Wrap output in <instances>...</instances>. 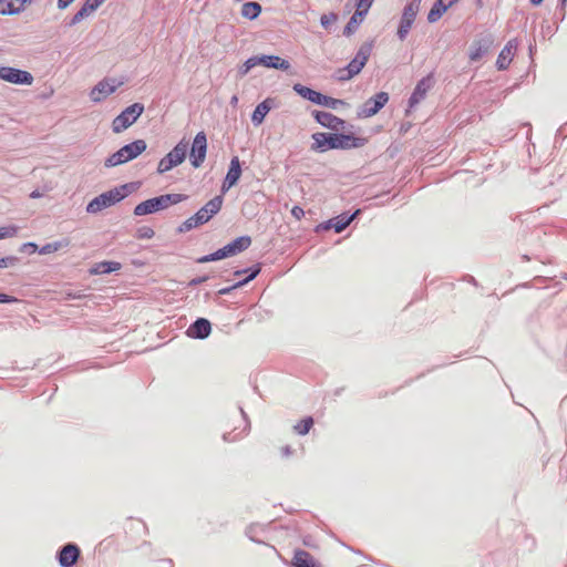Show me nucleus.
<instances>
[{"label":"nucleus","mask_w":567,"mask_h":567,"mask_svg":"<svg viewBox=\"0 0 567 567\" xmlns=\"http://www.w3.org/2000/svg\"><path fill=\"white\" fill-rule=\"evenodd\" d=\"M14 300H16L14 298H12L6 293H0V303L12 302Z\"/></svg>","instance_id":"obj_45"},{"label":"nucleus","mask_w":567,"mask_h":567,"mask_svg":"<svg viewBox=\"0 0 567 567\" xmlns=\"http://www.w3.org/2000/svg\"><path fill=\"white\" fill-rule=\"evenodd\" d=\"M187 199L186 195L183 194H166L161 195L158 197H154L147 200H144L136 205L134 208V214L136 216H143L147 214H152L162 209L169 207L171 205L178 204Z\"/></svg>","instance_id":"obj_3"},{"label":"nucleus","mask_w":567,"mask_h":567,"mask_svg":"<svg viewBox=\"0 0 567 567\" xmlns=\"http://www.w3.org/2000/svg\"><path fill=\"white\" fill-rule=\"evenodd\" d=\"M313 425V419L311 416L302 419L295 425V431L300 435H306Z\"/></svg>","instance_id":"obj_32"},{"label":"nucleus","mask_w":567,"mask_h":567,"mask_svg":"<svg viewBox=\"0 0 567 567\" xmlns=\"http://www.w3.org/2000/svg\"><path fill=\"white\" fill-rule=\"evenodd\" d=\"M329 23H330V18L328 16H322L321 17V24L323 27H327Z\"/></svg>","instance_id":"obj_48"},{"label":"nucleus","mask_w":567,"mask_h":567,"mask_svg":"<svg viewBox=\"0 0 567 567\" xmlns=\"http://www.w3.org/2000/svg\"><path fill=\"white\" fill-rule=\"evenodd\" d=\"M517 47H518V43L517 41L514 39V40H509L506 45L503 48V50L501 51V53L498 54V58L496 60V66L498 70H506L516 51H517Z\"/></svg>","instance_id":"obj_16"},{"label":"nucleus","mask_w":567,"mask_h":567,"mask_svg":"<svg viewBox=\"0 0 567 567\" xmlns=\"http://www.w3.org/2000/svg\"><path fill=\"white\" fill-rule=\"evenodd\" d=\"M241 176V166L240 161L237 156L233 157L229 164V168L227 175L221 185V193L225 194L228 192L234 185L237 184Z\"/></svg>","instance_id":"obj_15"},{"label":"nucleus","mask_w":567,"mask_h":567,"mask_svg":"<svg viewBox=\"0 0 567 567\" xmlns=\"http://www.w3.org/2000/svg\"><path fill=\"white\" fill-rule=\"evenodd\" d=\"M223 258H226L225 256V252H224V249L220 248L218 249L217 251L210 254V255H207V256H204L202 258H199V262H208V261H214V260H219V259H223Z\"/></svg>","instance_id":"obj_38"},{"label":"nucleus","mask_w":567,"mask_h":567,"mask_svg":"<svg viewBox=\"0 0 567 567\" xmlns=\"http://www.w3.org/2000/svg\"><path fill=\"white\" fill-rule=\"evenodd\" d=\"M280 452H281V455L285 456V457H288L291 455L292 451L289 446H282L280 449Z\"/></svg>","instance_id":"obj_46"},{"label":"nucleus","mask_w":567,"mask_h":567,"mask_svg":"<svg viewBox=\"0 0 567 567\" xmlns=\"http://www.w3.org/2000/svg\"><path fill=\"white\" fill-rule=\"evenodd\" d=\"M389 101L386 92H380L369 99L362 106L359 115L362 117H371L377 114Z\"/></svg>","instance_id":"obj_14"},{"label":"nucleus","mask_w":567,"mask_h":567,"mask_svg":"<svg viewBox=\"0 0 567 567\" xmlns=\"http://www.w3.org/2000/svg\"><path fill=\"white\" fill-rule=\"evenodd\" d=\"M13 258H0V268L8 267L9 262H11Z\"/></svg>","instance_id":"obj_47"},{"label":"nucleus","mask_w":567,"mask_h":567,"mask_svg":"<svg viewBox=\"0 0 567 567\" xmlns=\"http://www.w3.org/2000/svg\"><path fill=\"white\" fill-rule=\"evenodd\" d=\"M187 148L188 142L182 140L166 156L159 161L157 172L163 174L182 164L185 161Z\"/></svg>","instance_id":"obj_6"},{"label":"nucleus","mask_w":567,"mask_h":567,"mask_svg":"<svg viewBox=\"0 0 567 567\" xmlns=\"http://www.w3.org/2000/svg\"><path fill=\"white\" fill-rule=\"evenodd\" d=\"M492 44L491 40H474L468 50V58L472 62L480 61L488 51Z\"/></svg>","instance_id":"obj_21"},{"label":"nucleus","mask_w":567,"mask_h":567,"mask_svg":"<svg viewBox=\"0 0 567 567\" xmlns=\"http://www.w3.org/2000/svg\"><path fill=\"white\" fill-rule=\"evenodd\" d=\"M246 272V270L236 271L235 276H240L241 274Z\"/></svg>","instance_id":"obj_54"},{"label":"nucleus","mask_w":567,"mask_h":567,"mask_svg":"<svg viewBox=\"0 0 567 567\" xmlns=\"http://www.w3.org/2000/svg\"><path fill=\"white\" fill-rule=\"evenodd\" d=\"M0 79L12 84L31 85L33 76L30 72L11 66H0Z\"/></svg>","instance_id":"obj_13"},{"label":"nucleus","mask_w":567,"mask_h":567,"mask_svg":"<svg viewBox=\"0 0 567 567\" xmlns=\"http://www.w3.org/2000/svg\"><path fill=\"white\" fill-rule=\"evenodd\" d=\"M28 246H30V248H33V249L38 248V246L35 244H32V243L28 244Z\"/></svg>","instance_id":"obj_53"},{"label":"nucleus","mask_w":567,"mask_h":567,"mask_svg":"<svg viewBox=\"0 0 567 567\" xmlns=\"http://www.w3.org/2000/svg\"><path fill=\"white\" fill-rule=\"evenodd\" d=\"M293 91L299 94L301 97L312 102V103H316L319 105V103L321 102V93L320 92H317L308 86H305L302 84H295L293 85Z\"/></svg>","instance_id":"obj_26"},{"label":"nucleus","mask_w":567,"mask_h":567,"mask_svg":"<svg viewBox=\"0 0 567 567\" xmlns=\"http://www.w3.org/2000/svg\"><path fill=\"white\" fill-rule=\"evenodd\" d=\"M313 148L324 151L327 148H358L367 143L364 137H355L346 134L316 133L312 135Z\"/></svg>","instance_id":"obj_1"},{"label":"nucleus","mask_w":567,"mask_h":567,"mask_svg":"<svg viewBox=\"0 0 567 567\" xmlns=\"http://www.w3.org/2000/svg\"><path fill=\"white\" fill-rule=\"evenodd\" d=\"M105 0H85L82 8L75 13L72 23L80 22L83 18L95 11Z\"/></svg>","instance_id":"obj_25"},{"label":"nucleus","mask_w":567,"mask_h":567,"mask_svg":"<svg viewBox=\"0 0 567 567\" xmlns=\"http://www.w3.org/2000/svg\"><path fill=\"white\" fill-rule=\"evenodd\" d=\"M353 1L355 4V11L344 28L343 33L346 35H351L357 30L359 24L364 20L372 3L374 2V0H353Z\"/></svg>","instance_id":"obj_11"},{"label":"nucleus","mask_w":567,"mask_h":567,"mask_svg":"<svg viewBox=\"0 0 567 567\" xmlns=\"http://www.w3.org/2000/svg\"><path fill=\"white\" fill-rule=\"evenodd\" d=\"M124 194L121 189H112L106 193L101 194L100 196L93 198L86 206V212L90 214H96L104 208H107L124 198Z\"/></svg>","instance_id":"obj_8"},{"label":"nucleus","mask_w":567,"mask_h":567,"mask_svg":"<svg viewBox=\"0 0 567 567\" xmlns=\"http://www.w3.org/2000/svg\"><path fill=\"white\" fill-rule=\"evenodd\" d=\"M31 0H0V14H17L24 10Z\"/></svg>","instance_id":"obj_22"},{"label":"nucleus","mask_w":567,"mask_h":567,"mask_svg":"<svg viewBox=\"0 0 567 567\" xmlns=\"http://www.w3.org/2000/svg\"><path fill=\"white\" fill-rule=\"evenodd\" d=\"M360 213L358 209L351 216L340 215L331 220H329V225L326 228H334L336 233H341L344 230L350 223L355 218V216Z\"/></svg>","instance_id":"obj_27"},{"label":"nucleus","mask_w":567,"mask_h":567,"mask_svg":"<svg viewBox=\"0 0 567 567\" xmlns=\"http://www.w3.org/2000/svg\"><path fill=\"white\" fill-rule=\"evenodd\" d=\"M457 2L458 0H437L427 14L429 22H436L452 6Z\"/></svg>","instance_id":"obj_19"},{"label":"nucleus","mask_w":567,"mask_h":567,"mask_svg":"<svg viewBox=\"0 0 567 567\" xmlns=\"http://www.w3.org/2000/svg\"><path fill=\"white\" fill-rule=\"evenodd\" d=\"M544 0H530V3L534 6H539Z\"/></svg>","instance_id":"obj_50"},{"label":"nucleus","mask_w":567,"mask_h":567,"mask_svg":"<svg viewBox=\"0 0 567 567\" xmlns=\"http://www.w3.org/2000/svg\"><path fill=\"white\" fill-rule=\"evenodd\" d=\"M229 290H230L229 288H225V289H221V290L219 291V293H223V295H224V293L229 292Z\"/></svg>","instance_id":"obj_52"},{"label":"nucleus","mask_w":567,"mask_h":567,"mask_svg":"<svg viewBox=\"0 0 567 567\" xmlns=\"http://www.w3.org/2000/svg\"><path fill=\"white\" fill-rule=\"evenodd\" d=\"M206 152H207V137L204 132H199L194 137L189 159L192 165L195 168H198L202 166L206 158Z\"/></svg>","instance_id":"obj_12"},{"label":"nucleus","mask_w":567,"mask_h":567,"mask_svg":"<svg viewBox=\"0 0 567 567\" xmlns=\"http://www.w3.org/2000/svg\"><path fill=\"white\" fill-rule=\"evenodd\" d=\"M125 83L124 79L105 78L101 80L90 92L93 102H101L109 95L113 94L120 86Z\"/></svg>","instance_id":"obj_9"},{"label":"nucleus","mask_w":567,"mask_h":567,"mask_svg":"<svg viewBox=\"0 0 567 567\" xmlns=\"http://www.w3.org/2000/svg\"><path fill=\"white\" fill-rule=\"evenodd\" d=\"M224 198L221 195L215 196L207 202L195 215L187 218L178 227V233H187L193 228L208 223L223 207Z\"/></svg>","instance_id":"obj_2"},{"label":"nucleus","mask_w":567,"mask_h":567,"mask_svg":"<svg viewBox=\"0 0 567 567\" xmlns=\"http://www.w3.org/2000/svg\"><path fill=\"white\" fill-rule=\"evenodd\" d=\"M339 104H343V102L341 100H337L323 94L321 95V102L319 103V105L328 106L331 109H336Z\"/></svg>","instance_id":"obj_39"},{"label":"nucleus","mask_w":567,"mask_h":567,"mask_svg":"<svg viewBox=\"0 0 567 567\" xmlns=\"http://www.w3.org/2000/svg\"><path fill=\"white\" fill-rule=\"evenodd\" d=\"M296 567H319L313 557L306 550H296L293 555Z\"/></svg>","instance_id":"obj_29"},{"label":"nucleus","mask_w":567,"mask_h":567,"mask_svg":"<svg viewBox=\"0 0 567 567\" xmlns=\"http://www.w3.org/2000/svg\"><path fill=\"white\" fill-rule=\"evenodd\" d=\"M68 245H69V241H64V243H61V241L49 243V244L42 246L39 251L42 255H49V254H52V252H55V251L60 250L63 247H66Z\"/></svg>","instance_id":"obj_34"},{"label":"nucleus","mask_w":567,"mask_h":567,"mask_svg":"<svg viewBox=\"0 0 567 567\" xmlns=\"http://www.w3.org/2000/svg\"><path fill=\"white\" fill-rule=\"evenodd\" d=\"M421 0H411L404 8L401 22L398 29V37L404 40L420 10Z\"/></svg>","instance_id":"obj_10"},{"label":"nucleus","mask_w":567,"mask_h":567,"mask_svg":"<svg viewBox=\"0 0 567 567\" xmlns=\"http://www.w3.org/2000/svg\"><path fill=\"white\" fill-rule=\"evenodd\" d=\"M270 102L271 100L267 99L256 106L251 115V121L255 125H260L264 122L266 115L271 110Z\"/></svg>","instance_id":"obj_28"},{"label":"nucleus","mask_w":567,"mask_h":567,"mask_svg":"<svg viewBox=\"0 0 567 567\" xmlns=\"http://www.w3.org/2000/svg\"><path fill=\"white\" fill-rule=\"evenodd\" d=\"M261 12V6L258 2H246L241 7V16L249 20L256 19Z\"/></svg>","instance_id":"obj_31"},{"label":"nucleus","mask_w":567,"mask_h":567,"mask_svg":"<svg viewBox=\"0 0 567 567\" xmlns=\"http://www.w3.org/2000/svg\"><path fill=\"white\" fill-rule=\"evenodd\" d=\"M313 116L319 124L331 130H339L343 125V121L338 116L323 111H315Z\"/></svg>","instance_id":"obj_20"},{"label":"nucleus","mask_w":567,"mask_h":567,"mask_svg":"<svg viewBox=\"0 0 567 567\" xmlns=\"http://www.w3.org/2000/svg\"><path fill=\"white\" fill-rule=\"evenodd\" d=\"M30 197L31 198H39V197H41V194L38 190H34V192L31 193Z\"/></svg>","instance_id":"obj_49"},{"label":"nucleus","mask_w":567,"mask_h":567,"mask_svg":"<svg viewBox=\"0 0 567 567\" xmlns=\"http://www.w3.org/2000/svg\"><path fill=\"white\" fill-rule=\"evenodd\" d=\"M74 0H58L59 9H65L69 7Z\"/></svg>","instance_id":"obj_44"},{"label":"nucleus","mask_w":567,"mask_h":567,"mask_svg":"<svg viewBox=\"0 0 567 567\" xmlns=\"http://www.w3.org/2000/svg\"><path fill=\"white\" fill-rule=\"evenodd\" d=\"M237 102H238V97H237L236 95H234V96L231 97V104H233V105H236V104H237Z\"/></svg>","instance_id":"obj_51"},{"label":"nucleus","mask_w":567,"mask_h":567,"mask_svg":"<svg viewBox=\"0 0 567 567\" xmlns=\"http://www.w3.org/2000/svg\"><path fill=\"white\" fill-rule=\"evenodd\" d=\"M223 249L226 257L236 255L231 244L226 245L225 247H223Z\"/></svg>","instance_id":"obj_43"},{"label":"nucleus","mask_w":567,"mask_h":567,"mask_svg":"<svg viewBox=\"0 0 567 567\" xmlns=\"http://www.w3.org/2000/svg\"><path fill=\"white\" fill-rule=\"evenodd\" d=\"M259 271H260V269L256 268L255 270L251 271V274L247 278L240 280L234 287L243 286V285L249 282L250 280H252L259 274Z\"/></svg>","instance_id":"obj_41"},{"label":"nucleus","mask_w":567,"mask_h":567,"mask_svg":"<svg viewBox=\"0 0 567 567\" xmlns=\"http://www.w3.org/2000/svg\"><path fill=\"white\" fill-rule=\"evenodd\" d=\"M432 87V76H425L420 80L409 100L410 107L417 105Z\"/></svg>","instance_id":"obj_17"},{"label":"nucleus","mask_w":567,"mask_h":567,"mask_svg":"<svg viewBox=\"0 0 567 567\" xmlns=\"http://www.w3.org/2000/svg\"><path fill=\"white\" fill-rule=\"evenodd\" d=\"M291 215L297 219L300 220L305 216V210L299 206H293L291 209Z\"/></svg>","instance_id":"obj_42"},{"label":"nucleus","mask_w":567,"mask_h":567,"mask_svg":"<svg viewBox=\"0 0 567 567\" xmlns=\"http://www.w3.org/2000/svg\"><path fill=\"white\" fill-rule=\"evenodd\" d=\"M259 58V65H262L265 68L269 69H277V70H288L290 68V63L281 59L278 55H261Z\"/></svg>","instance_id":"obj_24"},{"label":"nucleus","mask_w":567,"mask_h":567,"mask_svg":"<svg viewBox=\"0 0 567 567\" xmlns=\"http://www.w3.org/2000/svg\"><path fill=\"white\" fill-rule=\"evenodd\" d=\"M18 227L17 226H6V227H0V239H4V238H12L14 236H17L18 234Z\"/></svg>","instance_id":"obj_36"},{"label":"nucleus","mask_w":567,"mask_h":567,"mask_svg":"<svg viewBox=\"0 0 567 567\" xmlns=\"http://www.w3.org/2000/svg\"><path fill=\"white\" fill-rule=\"evenodd\" d=\"M212 331L210 322L204 318L197 319L188 329V334L193 338L204 339Z\"/></svg>","instance_id":"obj_23"},{"label":"nucleus","mask_w":567,"mask_h":567,"mask_svg":"<svg viewBox=\"0 0 567 567\" xmlns=\"http://www.w3.org/2000/svg\"><path fill=\"white\" fill-rule=\"evenodd\" d=\"M144 112V105L134 103L127 106L120 115H117L112 123L113 132L121 133L130 127Z\"/></svg>","instance_id":"obj_7"},{"label":"nucleus","mask_w":567,"mask_h":567,"mask_svg":"<svg viewBox=\"0 0 567 567\" xmlns=\"http://www.w3.org/2000/svg\"><path fill=\"white\" fill-rule=\"evenodd\" d=\"M146 150V143L144 140H136L131 144L124 145L117 152L112 154L106 161V167H113L124 164L131 159L136 158Z\"/></svg>","instance_id":"obj_4"},{"label":"nucleus","mask_w":567,"mask_h":567,"mask_svg":"<svg viewBox=\"0 0 567 567\" xmlns=\"http://www.w3.org/2000/svg\"><path fill=\"white\" fill-rule=\"evenodd\" d=\"M223 258H226L225 256V252H224V249L220 248L218 249L217 251L210 254V255H207V256H204L202 258H199V262H208V261H214V260H219V259H223Z\"/></svg>","instance_id":"obj_37"},{"label":"nucleus","mask_w":567,"mask_h":567,"mask_svg":"<svg viewBox=\"0 0 567 567\" xmlns=\"http://www.w3.org/2000/svg\"><path fill=\"white\" fill-rule=\"evenodd\" d=\"M259 65V58L251 56L249 58L238 70L241 76H245L252 68Z\"/></svg>","instance_id":"obj_35"},{"label":"nucleus","mask_w":567,"mask_h":567,"mask_svg":"<svg viewBox=\"0 0 567 567\" xmlns=\"http://www.w3.org/2000/svg\"><path fill=\"white\" fill-rule=\"evenodd\" d=\"M121 264L117 261H101L95 264V266L91 269V274L93 275H104L113 271H117L121 269Z\"/></svg>","instance_id":"obj_30"},{"label":"nucleus","mask_w":567,"mask_h":567,"mask_svg":"<svg viewBox=\"0 0 567 567\" xmlns=\"http://www.w3.org/2000/svg\"><path fill=\"white\" fill-rule=\"evenodd\" d=\"M371 45L363 44L357 52L355 56L352 61L347 65V68L339 71V80L348 81L352 79L354 75L359 74L361 70L364 68L371 54Z\"/></svg>","instance_id":"obj_5"},{"label":"nucleus","mask_w":567,"mask_h":567,"mask_svg":"<svg viewBox=\"0 0 567 567\" xmlns=\"http://www.w3.org/2000/svg\"><path fill=\"white\" fill-rule=\"evenodd\" d=\"M80 556V549L76 545H65L59 554V563L62 567L73 566Z\"/></svg>","instance_id":"obj_18"},{"label":"nucleus","mask_w":567,"mask_h":567,"mask_svg":"<svg viewBox=\"0 0 567 567\" xmlns=\"http://www.w3.org/2000/svg\"><path fill=\"white\" fill-rule=\"evenodd\" d=\"M230 244L235 250V254H237V252L246 250L250 246L251 239L248 236H243V237L236 238Z\"/></svg>","instance_id":"obj_33"},{"label":"nucleus","mask_w":567,"mask_h":567,"mask_svg":"<svg viewBox=\"0 0 567 567\" xmlns=\"http://www.w3.org/2000/svg\"><path fill=\"white\" fill-rule=\"evenodd\" d=\"M154 235H155V231L153 228H151L148 226H144L137 230L136 237L138 239H151L154 237Z\"/></svg>","instance_id":"obj_40"}]
</instances>
